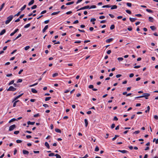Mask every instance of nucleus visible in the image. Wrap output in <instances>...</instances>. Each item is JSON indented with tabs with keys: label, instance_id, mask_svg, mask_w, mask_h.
I'll return each instance as SVG.
<instances>
[{
	"label": "nucleus",
	"instance_id": "29",
	"mask_svg": "<svg viewBox=\"0 0 158 158\" xmlns=\"http://www.w3.org/2000/svg\"><path fill=\"white\" fill-rule=\"evenodd\" d=\"M111 6L109 5H106L103 6H102V8H109Z\"/></svg>",
	"mask_w": 158,
	"mask_h": 158
},
{
	"label": "nucleus",
	"instance_id": "49",
	"mask_svg": "<svg viewBox=\"0 0 158 158\" xmlns=\"http://www.w3.org/2000/svg\"><path fill=\"white\" fill-rule=\"evenodd\" d=\"M118 60L119 61H122L123 60V59L122 57H118Z\"/></svg>",
	"mask_w": 158,
	"mask_h": 158
},
{
	"label": "nucleus",
	"instance_id": "41",
	"mask_svg": "<svg viewBox=\"0 0 158 158\" xmlns=\"http://www.w3.org/2000/svg\"><path fill=\"white\" fill-rule=\"evenodd\" d=\"M149 20L150 21V22H153V21L152 20L153 19V18L152 17H149Z\"/></svg>",
	"mask_w": 158,
	"mask_h": 158
},
{
	"label": "nucleus",
	"instance_id": "15",
	"mask_svg": "<svg viewBox=\"0 0 158 158\" xmlns=\"http://www.w3.org/2000/svg\"><path fill=\"white\" fill-rule=\"evenodd\" d=\"M34 2V0H31L28 4V6H31V5H32Z\"/></svg>",
	"mask_w": 158,
	"mask_h": 158
},
{
	"label": "nucleus",
	"instance_id": "51",
	"mask_svg": "<svg viewBox=\"0 0 158 158\" xmlns=\"http://www.w3.org/2000/svg\"><path fill=\"white\" fill-rule=\"evenodd\" d=\"M96 20V19H95L93 18H91V19L90 21L93 22H94Z\"/></svg>",
	"mask_w": 158,
	"mask_h": 158
},
{
	"label": "nucleus",
	"instance_id": "18",
	"mask_svg": "<svg viewBox=\"0 0 158 158\" xmlns=\"http://www.w3.org/2000/svg\"><path fill=\"white\" fill-rule=\"evenodd\" d=\"M45 145L47 147V148H49L50 146L47 142H45Z\"/></svg>",
	"mask_w": 158,
	"mask_h": 158
},
{
	"label": "nucleus",
	"instance_id": "64",
	"mask_svg": "<svg viewBox=\"0 0 158 158\" xmlns=\"http://www.w3.org/2000/svg\"><path fill=\"white\" fill-rule=\"evenodd\" d=\"M134 75V74L133 73H131L129 75V77H133Z\"/></svg>",
	"mask_w": 158,
	"mask_h": 158
},
{
	"label": "nucleus",
	"instance_id": "48",
	"mask_svg": "<svg viewBox=\"0 0 158 158\" xmlns=\"http://www.w3.org/2000/svg\"><path fill=\"white\" fill-rule=\"evenodd\" d=\"M23 80L22 79H19L18 80L17 83L21 82Z\"/></svg>",
	"mask_w": 158,
	"mask_h": 158
},
{
	"label": "nucleus",
	"instance_id": "30",
	"mask_svg": "<svg viewBox=\"0 0 158 158\" xmlns=\"http://www.w3.org/2000/svg\"><path fill=\"white\" fill-rule=\"evenodd\" d=\"M31 25V24L30 23H28L25 26H24V28H28V27H29Z\"/></svg>",
	"mask_w": 158,
	"mask_h": 158
},
{
	"label": "nucleus",
	"instance_id": "26",
	"mask_svg": "<svg viewBox=\"0 0 158 158\" xmlns=\"http://www.w3.org/2000/svg\"><path fill=\"white\" fill-rule=\"evenodd\" d=\"M150 109V106H148L147 107V110L145 111V112L147 113L148 112H149Z\"/></svg>",
	"mask_w": 158,
	"mask_h": 158
},
{
	"label": "nucleus",
	"instance_id": "57",
	"mask_svg": "<svg viewBox=\"0 0 158 158\" xmlns=\"http://www.w3.org/2000/svg\"><path fill=\"white\" fill-rule=\"evenodd\" d=\"M46 12H47V11L46 10H44L41 12V14H44V13H45Z\"/></svg>",
	"mask_w": 158,
	"mask_h": 158
},
{
	"label": "nucleus",
	"instance_id": "35",
	"mask_svg": "<svg viewBox=\"0 0 158 158\" xmlns=\"http://www.w3.org/2000/svg\"><path fill=\"white\" fill-rule=\"evenodd\" d=\"M146 10L149 13H152L153 12L152 10L150 9H147Z\"/></svg>",
	"mask_w": 158,
	"mask_h": 158
},
{
	"label": "nucleus",
	"instance_id": "13",
	"mask_svg": "<svg viewBox=\"0 0 158 158\" xmlns=\"http://www.w3.org/2000/svg\"><path fill=\"white\" fill-rule=\"evenodd\" d=\"M27 124L33 125L35 123V122H31L30 121H29L27 122Z\"/></svg>",
	"mask_w": 158,
	"mask_h": 158
},
{
	"label": "nucleus",
	"instance_id": "32",
	"mask_svg": "<svg viewBox=\"0 0 158 158\" xmlns=\"http://www.w3.org/2000/svg\"><path fill=\"white\" fill-rule=\"evenodd\" d=\"M55 156H56V158H61V156L57 154H55Z\"/></svg>",
	"mask_w": 158,
	"mask_h": 158
},
{
	"label": "nucleus",
	"instance_id": "61",
	"mask_svg": "<svg viewBox=\"0 0 158 158\" xmlns=\"http://www.w3.org/2000/svg\"><path fill=\"white\" fill-rule=\"evenodd\" d=\"M140 67V65H137V66H135L134 67V68L137 69L139 68Z\"/></svg>",
	"mask_w": 158,
	"mask_h": 158
},
{
	"label": "nucleus",
	"instance_id": "52",
	"mask_svg": "<svg viewBox=\"0 0 158 158\" xmlns=\"http://www.w3.org/2000/svg\"><path fill=\"white\" fill-rule=\"evenodd\" d=\"M139 132H140V131H139L138 130V131H135L133 133V134H139Z\"/></svg>",
	"mask_w": 158,
	"mask_h": 158
},
{
	"label": "nucleus",
	"instance_id": "6",
	"mask_svg": "<svg viewBox=\"0 0 158 158\" xmlns=\"http://www.w3.org/2000/svg\"><path fill=\"white\" fill-rule=\"evenodd\" d=\"M89 6H85L77 10V11H78L82 10H84V9H89Z\"/></svg>",
	"mask_w": 158,
	"mask_h": 158
},
{
	"label": "nucleus",
	"instance_id": "11",
	"mask_svg": "<svg viewBox=\"0 0 158 158\" xmlns=\"http://www.w3.org/2000/svg\"><path fill=\"white\" fill-rule=\"evenodd\" d=\"M113 40L112 38L108 39L106 40V42L107 43H110Z\"/></svg>",
	"mask_w": 158,
	"mask_h": 158
},
{
	"label": "nucleus",
	"instance_id": "3",
	"mask_svg": "<svg viewBox=\"0 0 158 158\" xmlns=\"http://www.w3.org/2000/svg\"><path fill=\"white\" fill-rule=\"evenodd\" d=\"M16 88L12 86H10L7 89V91H14L16 90Z\"/></svg>",
	"mask_w": 158,
	"mask_h": 158
},
{
	"label": "nucleus",
	"instance_id": "23",
	"mask_svg": "<svg viewBox=\"0 0 158 158\" xmlns=\"http://www.w3.org/2000/svg\"><path fill=\"white\" fill-rule=\"evenodd\" d=\"M26 5H24L23 7H22L20 9V10L21 11H23L26 7Z\"/></svg>",
	"mask_w": 158,
	"mask_h": 158
},
{
	"label": "nucleus",
	"instance_id": "42",
	"mask_svg": "<svg viewBox=\"0 0 158 158\" xmlns=\"http://www.w3.org/2000/svg\"><path fill=\"white\" fill-rule=\"evenodd\" d=\"M99 150V148L97 146L95 149V151L96 152H98Z\"/></svg>",
	"mask_w": 158,
	"mask_h": 158
},
{
	"label": "nucleus",
	"instance_id": "44",
	"mask_svg": "<svg viewBox=\"0 0 158 158\" xmlns=\"http://www.w3.org/2000/svg\"><path fill=\"white\" fill-rule=\"evenodd\" d=\"M55 155L54 153H52L48 154V156H55Z\"/></svg>",
	"mask_w": 158,
	"mask_h": 158
},
{
	"label": "nucleus",
	"instance_id": "59",
	"mask_svg": "<svg viewBox=\"0 0 158 158\" xmlns=\"http://www.w3.org/2000/svg\"><path fill=\"white\" fill-rule=\"evenodd\" d=\"M78 22H79L78 20H76L75 21H74L73 22V24H76V23H78Z\"/></svg>",
	"mask_w": 158,
	"mask_h": 158
},
{
	"label": "nucleus",
	"instance_id": "55",
	"mask_svg": "<svg viewBox=\"0 0 158 158\" xmlns=\"http://www.w3.org/2000/svg\"><path fill=\"white\" fill-rule=\"evenodd\" d=\"M94 87V86L93 85H89V89H93Z\"/></svg>",
	"mask_w": 158,
	"mask_h": 158
},
{
	"label": "nucleus",
	"instance_id": "62",
	"mask_svg": "<svg viewBox=\"0 0 158 158\" xmlns=\"http://www.w3.org/2000/svg\"><path fill=\"white\" fill-rule=\"evenodd\" d=\"M109 15L112 18H113L114 17V16L111 14H109Z\"/></svg>",
	"mask_w": 158,
	"mask_h": 158
},
{
	"label": "nucleus",
	"instance_id": "36",
	"mask_svg": "<svg viewBox=\"0 0 158 158\" xmlns=\"http://www.w3.org/2000/svg\"><path fill=\"white\" fill-rule=\"evenodd\" d=\"M126 4L129 7H131L132 6V4L130 3L127 2L126 3Z\"/></svg>",
	"mask_w": 158,
	"mask_h": 158
},
{
	"label": "nucleus",
	"instance_id": "10",
	"mask_svg": "<svg viewBox=\"0 0 158 158\" xmlns=\"http://www.w3.org/2000/svg\"><path fill=\"white\" fill-rule=\"evenodd\" d=\"M23 154L24 155H28L29 153L28 151L25 150H23Z\"/></svg>",
	"mask_w": 158,
	"mask_h": 158
},
{
	"label": "nucleus",
	"instance_id": "7",
	"mask_svg": "<svg viewBox=\"0 0 158 158\" xmlns=\"http://www.w3.org/2000/svg\"><path fill=\"white\" fill-rule=\"evenodd\" d=\"M19 29H16L13 32H12L10 34V35L11 36L13 35L15 33H16L19 31Z\"/></svg>",
	"mask_w": 158,
	"mask_h": 158
},
{
	"label": "nucleus",
	"instance_id": "16",
	"mask_svg": "<svg viewBox=\"0 0 158 158\" xmlns=\"http://www.w3.org/2000/svg\"><path fill=\"white\" fill-rule=\"evenodd\" d=\"M6 32V30L4 29L2 30V31L0 33V35H2L4 34Z\"/></svg>",
	"mask_w": 158,
	"mask_h": 158
},
{
	"label": "nucleus",
	"instance_id": "17",
	"mask_svg": "<svg viewBox=\"0 0 158 158\" xmlns=\"http://www.w3.org/2000/svg\"><path fill=\"white\" fill-rule=\"evenodd\" d=\"M117 6L116 5H114L111 6V9L113 10V9H116L117 8Z\"/></svg>",
	"mask_w": 158,
	"mask_h": 158
},
{
	"label": "nucleus",
	"instance_id": "34",
	"mask_svg": "<svg viewBox=\"0 0 158 158\" xmlns=\"http://www.w3.org/2000/svg\"><path fill=\"white\" fill-rule=\"evenodd\" d=\"M115 26L114 24L111 25L110 27V29L111 30H113Z\"/></svg>",
	"mask_w": 158,
	"mask_h": 158
},
{
	"label": "nucleus",
	"instance_id": "60",
	"mask_svg": "<svg viewBox=\"0 0 158 158\" xmlns=\"http://www.w3.org/2000/svg\"><path fill=\"white\" fill-rule=\"evenodd\" d=\"M72 13V12L71 11H69L67 12L66 14L67 15H69L70 14H71Z\"/></svg>",
	"mask_w": 158,
	"mask_h": 158
},
{
	"label": "nucleus",
	"instance_id": "40",
	"mask_svg": "<svg viewBox=\"0 0 158 158\" xmlns=\"http://www.w3.org/2000/svg\"><path fill=\"white\" fill-rule=\"evenodd\" d=\"M30 48V46H27L25 47L24 49L25 50H27L28 49Z\"/></svg>",
	"mask_w": 158,
	"mask_h": 158
},
{
	"label": "nucleus",
	"instance_id": "19",
	"mask_svg": "<svg viewBox=\"0 0 158 158\" xmlns=\"http://www.w3.org/2000/svg\"><path fill=\"white\" fill-rule=\"evenodd\" d=\"M60 11H58L56 12H54L51 14L52 15H57L60 12Z\"/></svg>",
	"mask_w": 158,
	"mask_h": 158
},
{
	"label": "nucleus",
	"instance_id": "43",
	"mask_svg": "<svg viewBox=\"0 0 158 158\" xmlns=\"http://www.w3.org/2000/svg\"><path fill=\"white\" fill-rule=\"evenodd\" d=\"M58 75V74L57 73H54L53 75H52V77H56Z\"/></svg>",
	"mask_w": 158,
	"mask_h": 158
},
{
	"label": "nucleus",
	"instance_id": "39",
	"mask_svg": "<svg viewBox=\"0 0 158 158\" xmlns=\"http://www.w3.org/2000/svg\"><path fill=\"white\" fill-rule=\"evenodd\" d=\"M4 5H5L4 3H3V4H2L1 5V7L0 8V11H1L2 10L3 8L4 7Z\"/></svg>",
	"mask_w": 158,
	"mask_h": 158
},
{
	"label": "nucleus",
	"instance_id": "12",
	"mask_svg": "<svg viewBox=\"0 0 158 158\" xmlns=\"http://www.w3.org/2000/svg\"><path fill=\"white\" fill-rule=\"evenodd\" d=\"M48 28V25H46L43 30V31H42L43 32V33Z\"/></svg>",
	"mask_w": 158,
	"mask_h": 158
},
{
	"label": "nucleus",
	"instance_id": "8",
	"mask_svg": "<svg viewBox=\"0 0 158 158\" xmlns=\"http://www.w3.org/2000/svg\"><path fill=\"white\" fill-rule=\"evenodd\" d=\"M118 152H122L123 153H128V152L126 150H118L117 151Z\"/></svg>",
	"mask_w": 158,
	"mask_h": 158
},
{
	"label": "nucleus",
	"instance_id": "4",
	"mask_svg": "<svg viewBox=\"0 0 158 158\" xmlns=\"http://www.w3.org/2000/svg\"><path fill=\"white\" fill-rule=\"evenodd\" d=\"M16 128V126L15 124L13 125L10 126L9 128V131H10L13 130L15 128Z\"/></svg>",
	"mask_w": 158,
	"mask_h": 158
},
{
	"label": "nucleus",
	"instance_id": "31",
	"mask_svg": "<svg viewBox=\"0 0 158 158\" xmlns=\"http://www.w3.org/2000/svg\"><path fill=\"white\" fill-rule=\"evenodd\" d=\"M14 80H12L8 84V85H10L12 84H14Z\"/></svg>",
	"mask_w": 158,
	"mask_h": 158
},
{
	"label": "nucleus",
	"instance_id": "14",
	"mask_svg": "<svg viewBox=\"0 0 158 158\" xmlns=\"http://www.w3.org/2000/svg\"><path fill=\"white\" fill-rule=\"evenodd\" d=\"M31 92L34 93H37V91L35 89L32 88L31 89Z\"/></svg>",
	"mask_w": 158,
	"mask_h": 158
},
{
	"label": "nucleus",
	"instance_id": "50",
	"mask_svg": "<svg viewBox=\"0 0 158 158\" xmlns=\"http://www.w3.org/2000/svg\"><path fill=\"white\" fill-rule=\"evenodd\" d=\"M40 116V114L39 113H38L36 114H34L33 116L34 117H38Z\"/></svg>",
	"mask_w": 158,
	"mask_h": 158
},
{
	"label": "nucleus",
	"instance_id": "33",
	"mask_svg": "<svg viewBox=\"0 0 158 158\" xmlns=\"http://www.w3.org/2000/svg\"><path fill=\"white\" fill-rule=\"evenodd\" d=\"M51 98V97H47L45 98V101H47L49 100Z\"/></svg>",
	"mask_w": 158,
	"mask_h": 158
},
{
	"label": "nucleus",
	"instance_id": "58",
	"mask_svg": "<svg viewBox=\"0 0 158 158\" xmlns=\"http://www.w3.org/2000/svg\"><path fill=\"white\" fill-rule=\"evenodd\" d=\"M122 76V75L121 74H117L116 75V77L117 78H119L121 77Z\"/></svg>",
	"mask_w": 158,
	"mask_h": 158
},
{
	"label": "nucleus",
	"instance_id": "28",
	"mask_svg": "<svg viewBox=\"0 0 158 158\" xmlns=\"http://www.w3.org/2000/svg\"><path fill=\"white\" fill-rule=\"evenodd\" d=\"M119 136V135H115L114 136V137L112 139V140L114 141V140L117 137H118Z\"/></svg>",
	"mask_w": 158,
	"mask_h": 158
},
{
	"label": "nucleus",
	"instance_id": "53",
	"mask_svg": "<svg viewBox=\"0 0 158 158\" xmlns=\"http://www.w3.org/2000/svg\"><path fill=\"white\" fill-rule=\"evenodd\" d=\"M105 18V16L103 15L100 16L99 17V19H103Z\"/></svg>",
	"mask_w": 158,
	"mask_h": 158
},
{
	"label": "nucleus",
	"instance_id": "38",
	"mask_svg": "<svg viewBox=\"0 0 158 158\" xmlns=\"http://www.w3.org/2000/svg\"><path fill=\"white\" fill-rule=\"evenodd\" d=\"M96 8V6L95 5H92L90 7L89 6V9L95 8Z\"/></svg>",
	"mask_w": 158,
	"mask_h": 158
},
{
	"label": "nucleus",
	"instance_id": "9",
	"mask_svg": "<svg viewBox=\"0 0 158 158\" xmlns=\"http://www.w3.org/2000/svg\"><path fill=\"white\" fill-rule=\"evenodd\" d=\"M129 19L131 22H133L135 21L136 20H137V19L136 18H130Z\"/></svg>",
	"mask_w": 158,
	"mask_h": 158
},
{
	"label": "nucleus",
	"instance_id": "56",
	"mask_svg": "<svg viewBox=\"0 0 158 158\" xmlns=\"http://www.w3.org/2000/svg\"><path fill=\"white\" fill-rule=\"evenodd\" d=\"M19 131H15L14 132V134H16V135H17V134H19Z\"/></svg>",
	"mask_w": 158,
	"mask_h": 158
},
{
	"label": "nucleus",
	"instance_id": "63",
	"mask_svg": "<svg viewBox=\"0 0 158 158\" xmlns=\"http://www.w3.org/2000/svg\"><path fill=\"white\" fill-rule=\"evenodd\" d=\"M111 52L110 50H109L107 52V53L108 54H110L111 53Z\"/></svg>",
	"mask_w": 158,
	"mask_h": 158
},
{
	"label": "nucleus",
	"instance_id": "25",
	"mask_svg": "<svg viewBox=\"0 0 158 158\" xmlns=\"http://www.w3.org/2000/svg\"><path fill=\"white\" fill-rule=\"evenodd\" d=\"M21 36V34H19L17 37H16L13 40V41H14L15 40H16L19 37H20Z\"/></svg>",
	"mask_w": 158,
	"mask_h": 158
},
{
	"label": "nucleus",
	"instance_id": "5",
	"mask_svg": "<svg viewBox=\"0 0 158 158\" xmlns=\"http://www.w3.org/2000/svg\"><path fill=\"white\" fill-rule=\"evenodd\" d=\"M23 94V93H22L20 95H19L17 96V97H15L13 100L12 101V102H14V101H15V100H17L18 98H19L21 96H22V95Z\"/></svg>",
	"mask_w": 158,
	"mask_h": 158
},
{
	"label": "nucleus",
	"instance_id": "22",
	"mask_svg": "<svg viewBox=\"0 0 158 158\" xmlns=\"http://www.w3.org/2000/svg\"><path fill=\"white\" fill-rule=\"evenodd\" d=\"M74 3V2L72 1L70 2H68L66 3V5H69L72 4H73Z\"/></svg>",
	"mask_w": 158,
	"mask_h": 158
},
{
	"label": "nucleus",
	"instance_id": "21",
	"mask_svg": "<svg viewBox=\"0 0 158 158\" xmlns=\"http://www.w3.org/2000/svg\"><path fill=\"white\" fill-rule=\"evenodd\" d=\"M55 131L57 132H58V133H61V130L60 129H58V128H56L55 129Z\"/></svg>",
	"mask_w": 158,
	"mask_h": 158
},
{
	"label": "nucleus",
	"instance_id": "37",
	"mask_svg": "<svg viewBox=\"0 0 158 158\" xmlns=\"http://www.w3.org/2000/svg\"><path fill=\"white\" fill-rule=\"evenodd\" d=\"M37 7V5H33L31 7V9H35Z\"/></svg>",
	"mask_w": 158,
	"mask_h": 158
},
{
	"label": "nucleus",
	"instance_id": "27",
	"mask_svg": "<svg viewBox=\"0 0 158 158\" xmlns=\"http://www.w3.org/2000/svg\"><path fill=\"white\" fill-rule=\"evenodd\" d=\"M16 120H17L15 118H12V119H11L9 122V123H10L12 122H14V121H15Z\"/></svg>",
	"mask_w": 158,
	"mask_h": 158
},
{
	"label": "nucleus",
	"instance_id": "20",
	"mask_svg": "<svg viewBox=\"0 0 158 158\" xmlns=\"http://www.w3.org/2000/svg\"><path fill=\"white\" fill-rule=\"evenodd\" d=\"M150 28L152 31L155 30L156 29V27L154 26H151L150 27Z\"/></svg>",
	"mask_w": 158,
	"mask_h": 158
},
{
	"label": "nucleus",
	"instance_id": "54",
	"mask_svg": "<svg viewBox=\"0 0 158 158\" xmlns=\"http://www.w3.org/2000/svg\"><path fill=\"white\" fill-rule=\"evenodd\" d=\"M43 106L45 107H48V105L46 104H44L43 105Z\"/></svg>",
	"mask_w": 158,
	"mask_h": 158
},
{
	"label": "nucleus",
	"instance_id": "47",
	"mask_svg": "<svg viewBox=\"0 0 158 158\" xmlns=\"http://www.w3.org/2000/svg\"><path fill=\"white\" fill-rule=\"evenodd\" d=\"M126 11L127 13H128V14H131V11L129 10H126Z\"/></svg>",
	"mask_w": 158,
	"mask_h": 158
},
{
	"label": "nucleus",
	"instance_id": "46",
	"mask_svg": "<svg viewBox=\"0 0 158 158\" xmlns=\"http://www.w3.org/2000/svg\"><path fill=\"white\" fill-rule=\"evenodd\" d=\"M21 12V11L19 12L17 14H15V16H19L20 15V14Z\"/></svg>",
	"mask_w": 158,
	"mask_h": 158
},
{
	"label": "nucleus",
	"instance_id": "45",
	"mask_svg": "<svg viewBox=\"0 0 158 158\" xmlns=\"http://www.w3.org/2000/svg\"><path fill=\"white\" fill-rule=\"evenodd\" d=\"M16 142L17 143H20L22 142V141L20 140L17 139L16 140Z\"/></svg>",
	"mask_w": 158,
	"mask_h": 158
},
{
	"label": "nucleus",
	"instance_id": "1",
	"mask_svg": "<svg viewBox=\"0 0 158 158\" xmlns=\"http://www.w3.org/2000/svg\"><path fill=\"white\" fill-rule=\"evenodd\" d=\"M13 16L12 15H10L7 18V20L5 22V24H8L12 19Z\"/></svg>",
	"mask_w": 158,
	"mask_h": 158
},
{
	"label": "nucleus",
	"instance_id": "24",
	"mask_svg": "<svg viewBox=\"0 0 158 158\" xmlns=\"http://www.w3.org/2000/svg\"><path fill=\"white\" fill-rule=\"evenodd\" d=\"M84 121H85V126L86 127H87L88 125V121L86 119H85L84 120Z\"/></svg>",
	"mask_w": 158,
	"mask_h": 158
},
{
	"label": "nucleus",
	"instance_id": "2",
	"mask_svg": "<svg viewBox=\"0 0 158 158\" xmlns=\"http://www.w3.org/2000/svg\"><path fill=\"white\" fill-rule=\"evenodd\" d=\"M150 94L148 93H145L143 94V95L141 96L142 98L144 97L146 99H148V97L150 96Z\"/></svg>",
	"mask_w": 158,
	"mask_h": 158
}]
</instances>
